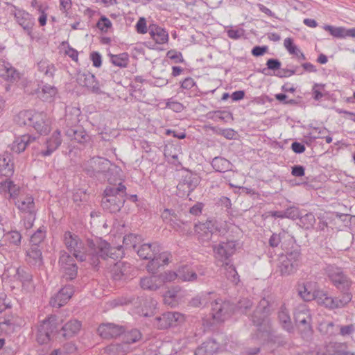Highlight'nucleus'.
Wrapping results in <instances>:
<instances>
[{
	"label": "nucleus",
	"instance_id": "nucleus-36",
	"mask_svg": "<svg viewBox=\"0 0 355 355\" xmlns=\"http://www.w3.org/2000/svg\"><path fill=\"white\" fill-rule=\"evenodd\" d=\"M37 69L40 72L43 73L46 78H53L55 71L53 64L50 63L47 59H42L37 62Z\"/></svg>",
	"mask_w": 355,
	"mask_h": 355
},
{
	"label": "nucleus",
	"instance_id": "nucleus-24",
	"mask_svg": "<svg viewBox=\"0 0 355 355\" xmlns=\"http://www.w3.org/2000/svg\"><path fill=\"white\" fill-rule=\"evenodd\" d=\"M62 144V139L60 135V131L55 130L51 136L48 138L46 141V149L42 150L40 154L43 157H47L51 155Z\"/></svg>",
	"mask_w": 355,
	"mask_h": 355
},
{
	"label": "nucleus",
	"instance_id": "nucleus-22",
	"mask_svg": "<svg viewBox=\"0 0 355 355\" xmlns=\"http://www.w3.org/2000/svg\"><path fill=\"white\" fill-rule=\"evenodd\" d=\"M26 262L35 268H40L43 264L41 248L40 245H31V248L26 250Z\"/></svg>",
	"mask_w": 355,
	"mask_h": 355
},
{
	"label": "nucleus",
	"instance_id": "nucleus-58",
	"mask_svg": "<svg viewBox=\"0 0 355 355\" xmlns=\"http://www.w3.org/2000/svg\"><path fill=\"white\" fill-rule=\"evenodd\" d=\"M167 224L171 226L176 231L183 232L184 230L182 228V225H186L187 223L180 220L175 213V216L167 223Z\"/></svg>",
	"mask_w": 355,
	"mask_h": 355
},
{
	"label": "nucleus",
	"instance_id": "nucleus-42",
	"mask_svg": "<svg viewBox=\"0 0 355 355\" xmlns=\"http://www.w3.org/2000/svg\"><path fill=\"white\" fill-rule=\"evenodd\" d=\"M123 335V341L125 343L131 344L138 342L141 338V333L137 329H132L125 331Z\"/></svg>",
	"mask_w": 355,
	"mask_h": 355
},
{
	"label": "nucleus",
	"instance_id": "nucleus-45",
	"mask_svg": "<svg viewBox=\"0 0 355 355\" xmlns=\"http://www.w3.org/2000/svg\"><path fill=\"white\" fill-rule=\"evenodd\" d=\"M107 350L112 355H125L129 351V347L123 341V343L110 345Z\"/></svg>",
	"mask_w": 355,
	"mask_h": 355
},
{
	"label": "nucleus",
	"instance_id": "nucleus-41",
	"mask_svg": "<svg viewBox=\"0 0 355 355\" xmlns=\"http://www.w3.org/2000/svg\"><path fill=\"white\" fill-rule=\"evenodd\" d=\"M278 318L282 327L288 332L293 330V325L289 313L286 308H282L279 312Z\"/></svg>",
	"mask_w": 355,
	"mask_h": 355
},
{
	"label": "nucleus",
	"instance_id": "nucleus-43",
	"mask_svg": "<svg viewBox=\"0 0 355 355\" xmlns=\"http://www.w3.org/2000/svg\"><path fill=\"white\" fill-rule=\"evenodd\" d=\"M223 268L225 270V275L228 280L236 284L239 282V276L236 270L235 267L226 262L223 264Z\"/></svg>",
	"mask_w": 355,
	"mask_h": 355
},
{
	"label": "nucleus",
	"instance_id": "nucleus-1",
	"mask_svg": "<svg viewBox=\"0 0 355 355\" xmlns=\"http://www.w3.org/2000/svg\"><path fill=\"white\" fill-rule=\"evenodd\" d=\"M66 248L78 261H89L94 266L99 263V258L116 259L121 257L119 248L111 247L110 243L99 238L83 241L77 234L67 231L62 236Z\"/></svg>",
	"mask_w": 355,
	"mask_h": 355
},
{
	"label": "nucleus",
	"instance_id": "nucleus-60",
	"mask_svg": "<svg viewBox=\"0 0 355 355\" xmlns=\"http://www.w3.org/2000/svg\"><path fill=\"white\" fill-rule=\"evenodd\" d=\"M284 45L288 51L292 55H297V52H300L297 46L293 44V39L290 37H287L284 40Z\"/></svg>",
	"mask_w": 355,
	"mask_h": 355
},
{
	"label": "nucleus",
	"instance_id": "nucleus-44",
	"mask_svg": "<svg viewBox=\"0 0 355 355\" xmlns=\"http://www.w3.org/2000/svg\"><path fill=\"white\" fill-rule=\"evenodd\" d=\"M16 275L24 286L30 284L33 281V275L28 268H18Z\"/></svg>",
	"mask_w": 355,
	"mask_h": 355
},
{
	"label": "nucleus",
	"instance_id": "nucleus-54",
	"mask_svg": "<svg viewBox=\"0 0 355 355\" xmlns=\"http://www.w3.org/2000/svg\"><path fill=\"white\" fill-rule=\"evenodd\" d=\"M285 218L295 220L300 216L299 208L295 206H291L284 211Z\"/></svg>",
	"mask_w": 355,
	"mask_h": 355
},
{
	"label": "nucleus",
	"instance_id": "nucleus-12",
	"mask_svg": "<svg viewBox=\"0 0 355 355\" xmlns=\"http://www.w3.org/2000/svg\"><path fill=\"white\" fill-rule=\"evenodd\" d=\"M270 311V301L265 297L262 298L251 315L252 322L256 326H261L265 322Z\"/></svg>",
	"mask_w": 355,
	"mask_h": 355
},
{
	"label": "nucleus",
	"instance_id": "nucleus-8",
	"mask_svg": "<svg viewBox=\"0 0 355 355\" xmlns=\"http://www.w3.org/2000/svg\"><path fill=\"white\" fill-rule=\"evenodd\" d=\"M294 319L300 330L305 335L311 333L312 318L310 311L304 305H301L295 309Z\"/></svg>",
	"mask_w": 355,
	"mask_h": 355
},
{
	"label": "nucleus",
	"instance_id": "nucleus-51",
	"mask_svg": "<svg viewBox=\"0 0 355 355\" xmlns=\"http://www.w3.org/2000/svg\"><path fill=\"white\" fill-rule=\"evenodd\" d=\"M5 236L10 244L15 246L21 245V235L18 231L8 232Z\"/></svg>",
	"mask_w": 355,
	"mask_h": 355
},
{
	"label": "nucleus",
	"instance_id": "nucleus-9",
	"mask_svg": "<svg viewBox=\"0 0 355 355\" xmlns=\"http://www.w3.org/2000/svg\"><path fill=\"white\" fill-rule=\"evenodd\" d=\"M211 311L214 320L216 322H223L230 317L232 307L229 302L218 299L211 302Z\"/></svg>",
	"mask_w": 355,
	"mask_h": 355
},
{
	"label": "nucleus",
	"instance_id": "nucleus-19",
	"mask_svg": "<svg viewBox=\"0 0 355 355\" xmlns=\"http://www.w3.org/2000/svg\"><path fill=\"white\" fill-rule=\"evenodd\" d=\"M31 126L40 135H47L51 131L50 121L44 112H35Z\"/></svg>",
	"mask_w": 355,
	"mask_h": 355
},
{
	"label": "nucleus",
	"instance_id": "nucleus-37",
	"mask_svg": "<svg viewBox=\"0 0 355 355\" xmlns=\"http://www.w3.org/2000/svg\"><path fill=\"white\" fill-rule=\"evenodd\" d=\"M127 265L123 262H118L111 268L110 273L114 280H121L126 276Z\"/></svg>",
	"mask_w": 355,
	"mask_h": 355
},
{
	"label": "nucleus",
	"instance_id": "nucleus-27",
	"mask_svg": "<svg viewBox=\"0 0 355 355\" xmlns=\"http://www.w3.org/2000/svg\"><path fill=\"white\" fill-rule=\"evenodd\" d=\"M220 349V344L213 338L205 341L196 350V355H212Z\"/></svg>",
	"mask_w": 355,
	"mask_h": 355
},
{
	"label": "nucleus",
	"instance_id": "nucleus-30",
	"mask_svg": "<svg viewBox=\"0 0 355 355\" xmlns=\"http://www.w3.org/2000/svg\"><path fill=\"white\" fill-rule=\"evenodd\" d=\"M148 31L152 39L157 44H165L168 40V33L162 27L154 24L150 25Z\"/></svg>",
	"mask_w": 355,
	"mask_h": 355
},
{
	"label": "nucleus",
	"instance_id": "nucleus-47",
	"mask_svg": "<svg viewBox=\"0 0 355 355\" xmlns=\"http://www.w3.org/2000/svg\"><path fill=\"white\" fill-rule=\"evenodd\" d=\"M111 61L113 64L119 67H125L128 62V55L127 53H121L119 55H112Z\"/></svg>",
	"mask_w": 355,
	"mask_h": 355
},
{
	"label": "nucleus",
	"instance_id": "nucleus-23",
	"mask_svg": "<svg viewBox=\"0 0 355 355\" xmlns=\"http://www.w3.org/2000/svg\"><path fill=\"white\" fill-rule=\"evenodd\" d=\"M15 204L21 212L28 214L31 216L35 215V206L32 196L26 195L21 196L15 202Z\"/></svg>",
	"mask_w": 355,
	"mask_h": 355
},
{
	"label": "nucleus",
	"instance_id": "nucleus-16",
	"mask_svg": "<svg viewBox=\"0 0 355 355\" xmlns=\"http://www.w3.org/2000/svg\"><path fill=\"white\" fill-rule=\"evenodd\" d=\"M171 257V253L168 252H161V249L159 248L157 254H154L152 256L151 259H148L150 261L146 266L147 271L152 274L157 273L161 266L167 265L169 263Z\"/></svg>",
	"mask_w": 355,
	"mask_h": 355
},
{
	"label": "nucleus",
	"instance_id": "nucleus-10",
	"mask_svg": "<svg viewBox=\"0 0 355 355\" xmlns=\"http://www.w3.org/2000/svg\"><path fill=\"white\" fill-rule=\"evenodd\" d=\"M199 177L196 174H193L190 171H185L181 176V179L177 185V189L182 194L189 195L199 184Z\"/></svg>",
	"mask_w": 355,
	"mask_h": 355
},
{
	"label": "nucleus",
	"instance_id": "nucleus-53",
	"mask_svg": "<svg viewBox=\"0 0 355 355\" xmlns=\"http://www.w3.org/2000/svg\"><path fill=\"white\" fill-rule=\"evenodd\" d=\"M45 235V231L41 228L38 229L31 237L30 242L31 245H39L44 239Z\"/></svg>",
	"mask_w": 355,
	"mask_h": 355
},
{
	"label": "nucleus",
	"instance_id": "nucleus-57",
	"mask_svg": "<svg viewBox=\"0 0 355 355\" xmlns=\"http://www.w3.org/2000/svg\"><path fill=\"white\" fill-rule=\"evenodd\" d=\"M337 329H339V334L343 337L351 336L355 332V326L352 324L348 325H338Z\"/></svg>",
	"mask_w": 355,
	"mask_h": 355
},
{
	"label": "nucleus",
	"instance_id": "nucleus-49",
	"mask_svg": "<svg viewBox=\"0 0 355 355\" xmlns=\"http://www.w3.org/2000/svg\"><path fill=\"white\" fill-rule=\"evenodd\" d=\"M57 94V89L50 85H45L43 86L41 92V98L44 101H50Z\"/></svg>",
	"mask_w": 355,
	"mask_h": 355
},
{
	"label": "nucleus",
	"instance_id": "nucleus-17",
	"mask_svg": "<svg viewBox=\"0 0 355 355\" xmlns=\"http://www.w3.org/2000/svg\"><path fill=\"white\" fill-rule=\"evenodd\" d=\"M182 318V315L178 312H166L155 318L154 325L161 329H167L176 325Z\"/></svg>",
	"mask_w": 355,
	"mask_h": 355
},
{
	"label": "nucleus",
	"instance_id": "nucleus-15",
	"mask_svg": "<svg viewBox=\"0 0 355 355\" xmlns=\"http://www.w3.org/2000/svg\"><path fill=\"white\" fill-rule=\"evenodd\" d=\"M236 245V241L231 240L213 246L216 258L221 261H227L234 253Z\"/></svg>",
	"mask_w": 355,
	"mask_h": 355
},
{
	"label": "nucleus",
	"instance_id": "nucleus-56",
	"mask_svg": "<svg viewBox=\"0 0 355 355\" xmlns=\"http://www.w3.org/2000/svg\"><path fill=\"white\" fill-rule=\"evenodd\" d=\"M335 324L333 322H323L320 324L319 329L323 334L332 336L336 334L334 330Z\"/></svg>",
	"mask_w": 355,
	"mask_h": 355
},
{
	"label": "nucleus",
	"instance_id": "nucleus-31",
	"mask_svg": "<svg viewBox=\"0 0 355 355\" xmlns=\"http://www.w3.org/2000/svg\"><path fill=\"white\" fill-rule=\"evenodd\" d=\"M140 286L144 290L155 291L162 287V282L157 275L144 277L140 279Z\"/></svg>",
	"mask_w": 355,
	"mask_h": 355
},
{
	"label": "nucleus",
	"instance_id": "nucleus-6",
	"mask_svg": "<svg viewBox=\"0 0 355 355\" xmlns=\"http://www.w3.org/2000/svg\"><path fill=\"white\" fill-rule=\"evenodd\" d=\"M301 261L300 250H295L279 257L277 270L282 276H288L293 274L297 270Z\"/></svg>",
	"mask_w": 355,
	"mask_h": 355
},
{
	"label": "nucleus",
	"instance_id": "nucleus-4",
	"mask_svg": "<svg viewBox=\"0 0 355 355\" xmlns=\"http://www.w3.org/2000/svg\"><path fill=\"white\" fill-rule=\"evenodd\" d=\"M324 272L332 284L340 293H351L349 290L352 281L342 268L338 267L336 265L329 264L324 268Z\"/></svg>",
	"mask_w": 355,
	"mask_h": 355
},
{
	"label": "nucleus",
	"instance_id": "nucleus-39",
	"mask_svg": "<svg viewBox=\"0 0 355 355\" xmlns=\"http://www.w3.org/2000/svg\"><path fill=\"white\" fill-rule=\"evenodd\" d=\"M35 113L31 110H23L19 112L15 118V121L19 125H29L31 126Z\"/></svg>",
	"mask_w": 355,
	"mask_h": 355
},
{
	"label": "nucleus",
	"instance_id": "nucleus-20",
	"mask_svg": "<svg viewBox=\"0 0 355 355\" xmlns=\"http://www.w3.org/2000/svg\"><path fill=\"white\" fill-rule=\"evenodd\" d=\"M73 293V288L71 286H66L62 288L50 300V304L53 307L60 308L65 304L71 297Z\"/></svg>",
	"mask_w": 355,
	"mask_h": 355
},
{
	"label": "nucleus",
	"instance_id": "nucleus-3",
	"mask_svg": "<svg viewBox=\"0 0 355 355\" xmlns=\"http://www.w3.org/2000/svg\"><path fill=\"white\" fill-rule=\"evenodd\" d=\"M126 187L121 182L117 185L110 184L104 191V196L101 200V206L110 213L119 211L125 202Z\"/></svg>",
	"mask_w": 355,
	"mask_h": 355
},
{
	"label": "nucleus",
	"instance_id": "nucleus-35",
	"mask_svg": "<svg viewBox=\"0 0 355 355\" xmlns=\"http://www.w3.org/2000/svg\"><path fill=\"white\" fill-rule=\"evenodd\" d=\"M211 166L213 168L220 173L232 171V164L222 157H216L212 159Z\"/></svg>",
	"mask_w": 355,
	"mask_h": 355
},
{
	"label": "nucleus",
	"instance_id": "nucleus-29",
	"mask_svg": "<svg viewBox=\"0 0 355 355\" xmlns=\"http://www.w3.org/2000/svg\"><path fill=\"white\" fill-rule=\"evenodd\" d=\"M35 137L29 135H24L21 137L15 138L11 145V150L16 153H20L25 150L27 146L34 141Z\"/></svg>",
	"mask_w": 355,
	"mask_h": 355
},
{
	"label": "nucleus",
	"instance_id": "nucleus-55",
	"mask_svg": "<svg viewBox=\"0 0 355 355\" xmlns=\"http://www.w3.org/2000/svg\"><path fill=\"white\" fill-rule=\"evenodd\" d=\"M112 25L111 21L105 16H102L96 24L97 28L104 33H107Z\"/></svg>",
	"mask_w": 355,
	"mask_h": 355
},
{
	"label": "nucleus",
	"instance_id": "nucleus-21",
	"mask_svg": "<svg viewBox=\"0 0 355 355\" xmlns=\"http://www.w3.org/2000/svg\"><path fill=\"white\" fill-rule=\"evenodd\" d=\"M80 329L81 323L80 321L76 319L70 320L58 331V336H62L65 339H69L77 335Z\"/></svg>",
	"mask_w": 355,
	"mask_h": 355
},
{
	"label": "nucleus",
	"instance_id": "nucleus-62",
	"mask_svg": "<svg viewBox=\"0 0 355 355\" xmlns=\"http://www.w3.org/2000/svg\"><path fill=\"white\" fill-rule=\"evenodd\" d=\"M252 306V302L248 298L241 299L238 302V309L241 310L243 313H246L247 311L249 310Z\"/></svg>",
	"mask_w": 355,
	"mask_h": 355
},
{
	"label": "nucleus",
	"instance_id": "nucleus-13",
	"mask_svg": "<svg viewBox=\"0 0 355 355\" xmlns=\"http://www.w3.org/2000/svg\"><path fill=\"white\" fill-rule=\"evenodd\" d=\"M14 9L12 10V13L17 22L28 35L31 36L35 25V18L24 10L16 8V7H14Z\"/></svg>",
	"mask_w": 355,
	"mask_h": 355
},
{
	"label": "nucleus",
	"instance_id": "nucleus-50",
	"mask_svg": "<svg viewBox=\"0 0 355 355\" xmlns=\"http://www.w3.org/2000/svg\"><path fill=\"white\" fill-rule=\"evenodd\" d=\"M324 29L329 32V33L337 38L345 37V28L344 27H335L331 25H326Z\"/></svg>",
	"mask_w": 355,
	"mask_h": 355
},
{
	"label": "nucleus",
	"instance_id": "nucleus-26",
	"mask_svg": "<svg viewBox=\"0 0 355 355\" xmlns=\"http://www.w3.org/2000/svg\"><path fill=\"white\" fill-rule=\"evenodd\" d=\"M65 135L71 140L80 144L87 143L90 140V136L80 127H71L65 130Z\"/></svg>",
	"mask_w": 355,
	"mask_h": 355
},
{
	"label": "nucleus",
	"instance_id": "nucleus-61",
	"mask_svg": "<svg viewBox=\"0 0 355 355\" xmlns=\"http://www.w3.org/2000/svg\"><path fill=\"white\" fill-rule=\"evenodd\" d=\"M329 347L335 349V350H334V353L336 355H355L354 352L340 349L339 348L343 347V345L338 343H331Z\"/></svg>",
	"mask_w": 355,
	"mask_h": 355
},
{
	"label": "nucleus",
	"instance_id": "nucleus-64",
	"mask_svg": "<svg viewBox=\"0 0 355 355\" xmlns=\"http://www.w3.org/2000/svg\"><path fill=\"white\" fill-rule=\"evenodd\" d=\"M331 297L328 296L327 293H322L318 297V302L323 304L326 308L331 309Z\"/></svg>",
	"mask_w": 355,
	"mask_h": 355
},
{
	"label": "nucleus",
	"instance_id": "nucleus-34",
	"mask_svg": "<svg viewBox=\"0 0 355 355\" xmlns=\"http://www.w3.org/2000/svg\"><path fill=\"white\" fill-rule=\"evenodd\" d=\"M178 275H179V279L182 282H193L198 279L197 273L187 265H184L178 268Z\"/></svg>",
	"mask_w": 355,
	"mask_h": 355
},
{
	"label": "nucleus",
	"instance_id": "nucleus-32",
	"mask_svg": "<svg viewBox=\"0 0 355 355\" xmlns=\"http://www.w3.org/2000/svg\"><path fill=\"white\" fill-rule=\"evenodd\" d=\"M297 291L299 295L304 301H311L315 297V291L312 286V283L310 282L299 283L297 285Z\"/></svg>",
	"mask_w": 355,
	"mask_h": 355
},
{
	"label": "nucleus",
	"instance_id": "nucleus-11",
	"mask_svg": "<svg viewBox=\"0 0 355 355\" xmlns=\"http://www.w3.org/2000/svg\"><path fill=\"white\" fill-rule=\"evenodd\" d=\"M194 230L198 235V240L205 245L211 240L213 234L217 229L211 220H207L205 223L196 224Z\"/></svg>",
	"mask_w": 355,
	"mask_h": 355
},
{
	"label": "nucleus",
	"instance_id": "nucleus-63",
	"mask_svg": "<svg viewBox=\"0 0 355 355\" xmlns=\"http://www.w3.org/2000/svg\"><path fill=\"white\" fill-rule=\"evenodd\" d=\"M167 57L171 60H175V62H182L184 59L180 52H178L175 50H171L167 52Z\"/></svg>",
	"mask_w": 355,
	"mask_h": 355
},
{
	"label": "nucleus",
	"instance_id": "nucleus-7",
	"mask_svg": "<svg viewBox=\"0 0 355 355\" xmlns=\"http://www.w3.org/2000/svg\"><path fill=\"white\" fill-rule=\"evenodd\" d=\"M75 259L73 256H71L64 250L60 252L58 263L63 277L67 280H73L77 277L78 266Z\"/></svg>",
	"mask_w": 355,
	"mask_h": 355
},
{
	"label": "nucleus",
	"instance_id": "nucleus-40",
	"mask_svg": "<svg viewBox=\"0 0 355 355\" xmlns=\"http://www.w3.org/2000/svg\"><path fill=\"white\" fill-rule=\"evenodd\" d=\"M213 293H202L193 298L189 302L190 305L193 307L205 306L210 301V295Z\"/></svg>",
	"mask_w": 355,
	"mask_h": 355
},
{
	"label": "nucleus",
	"instance_id": "nucleus-38",
	"mask_svg": "<svg viewBox=\"0 0 355 355\" xmlns=\"http://www.w3.org/2000/svg\"><path fill=\"white\" fill-rule=\"evenodd\" d=\"M352 298L351 293H341V296L338 297H331V309H340L346 306Z\"/></svg>",
	"mask_w": 355,
	"mask_h": 355
},
{
	"label": "nucleus",
	"instance_id": "nucleus-25",
	"mask_svg": "<svg viewBox=\"0 0 355 355\" xmlns=\"http://www.w3.org/2000/svg\"><path fill=\"white\" fill-rule=\"evenodd\" d=\"M14 163L12 157L8 153L0 155V175L9 178L13 175Z\"/></svg>",
	"mask_w": 355,
	"mask_h": 355
},
{
	"label": "nucleus",
	"instance_id": "nucleus-46",
	"mask_svg": "<svg viewBox=\"0 0 355 355\" xmlns=\"http://www.w3.org/2000/svg\"><path fill=\"white\" fill-rule=\"evenodd\" d=\"M140 236L135 234H129L123 237V243L125 248H132L136 250L137 244L140 241Z\"/></svg>",
	"mask_w": 355,
	"mask_h": 355
},
{
	"label": "nucleus",
	"instance_id": "nucleus-59",
	"mask_svg": "<svg viewBox=\"0 0 355 355\" xmlns=\"http://www.w3.org/2000/svg\"><path fill=\"white\" fill-rule=\"evenodd\" d=\"M144 304L145 306H147V304H149L150 306V310H146L144 309H141V311L140 313V314L144 317H150L153 315V309H155V306H156V302L153 300L152 299H150V300H145L144 302Z\"/></svg>",
	"mask_w": 355,
	"mask_h": 355
},
{
	"label": "nucleus",
	"instance_id": "nucleus-28",
	"mask_svg": "<svg viewBox=\"0 0 355 355\" xmlns=\"http://www.w3.org/2000/svg\"><path fill=\"white\" fill-rule=\"evenodd\" d=\"M138 256L143 259H151L154 254H157L159 245L157 243H144L136 249Z\"/></svg>",
	"mask_w": 355,
	"mask_h": 355
},
{
	"label": "nucleus",
	"instance_id": "nucleus-5",
	"mask_svg": "<svg viewBox=\"0 0 355 355\" xmlns=\"http://www.w3.org/2000/svg\"><path fill=\"white\" fill-rule=\"evenodd\" d=\"M58 320L51 315L40 322L36 334V340L40 345L48 343L55 336L58 338Z\"/></svg>",
	"mask_w": 355,
	"mask_h": 355
},
{
	"label": "nucleus",
	"instance_id": "nucleus-33",
	"mask_svg": "<svg viewBox=\"0 0 355 355\" xmlns=\"http://www.w3.org/2000/svg\"><path fill=\"white\" fill-rule=\"evenodd\" d=\"M0 76L7 81L13 82L19 78L17 70L8 62L0 64Z\"/></svg>",
	"mask_w": 355,
	"mask_h": 355
},
{
	"label": "nucleus",
	"instance_id": "nucleus-2",
	"mask_svg": "<svg viewBox=\"0 0 355 355\" xmlns=\"http://www.w3.org/2000/svg\"><path fill=\"white\" fill-rule=\"evenodd\" d=\"M82 168L90 177H97L100 174H103L110 184H113L116 180L112 176L114 175L119 176L121 172V169L118 166L112 164L108 159L101 157H94L85 162Z\"/></svg>",
	"mask_w": 355,
	"mask_h": 355
},
{
	"label": "nucleus",
	"instance_id": "nucleus-14",
	"mask_svg": "<svg viewBox=\"0 0 355 355\" xmlns=\"http://www.w3.org/2000/svg\"><path fill=\"white\" fill-rule=\"evenodd\" d=\"M97 332L103 339L116 338L124 333V327L111 322L102 323L98 326Z\"/></svg>",
	"mask_w": 355,
	"mask_h": 355
},
{
	"label": "nucleus",
	"instance_id": "nucleus-52",
	"mask_svg": "<svg viewBox=\"0 0 355 355\" xmlns=\"http://www.w3.org/2000/svg\"><path fill=\"white\" fill-rule=\"evenodd\" d=\"M157 276L160 278V280L162 282V286L164 283L171 282L175 281L177 278L179 279V275H178V271L173 272L168 270Z\"/></svg>",
	"mask_w": 355,
	"mask_h": 355
},
{
	"label": "nucleus",
	"instance_id": "nucleus-18",
	"mask_svg": "<svg viewBox=\"0 0 355 355\" xmlns=\"http://www.w3.org/2000/svg\"><path fill=\"white\" fill-rule=\"evenodd\" d=\"M77 82L80 86L87 87L93 93L100 94L101 92L95 76L89 71L78 73Z\"/></svg>",
	"mask_w": 355,
	"mask_h": 355
},
{
	"label": "nucleus",
	"instance_id": "nucleus-48",
	"mask_svg": "<svg viewBox=\"0 0 355 355\" xmlns=\"http://www.w3.org/2000/svg\"><path fill=\"white\" fill-rule=\"evenodd\" d=\"M300 223L305 229L312 227L315 223V216L312 213H307L304 216H300L298 218Z\"/></svg>",
	"mask_w": 355,
	"mask_h": 355
}]
</instances>
